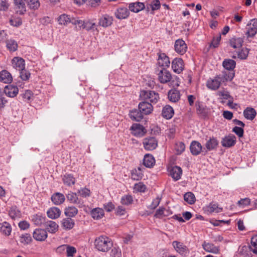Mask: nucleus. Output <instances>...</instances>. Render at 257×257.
Returning <instances> with one entry per match:
<instances>
[{
    "label": "nucleus",
    "instance_id": "1",
    "mask_svg": "<svg viewBox=\"0 0 257 257\" xmlns=\"http://www.w3.org/2000/svg\"><path fill=\"white\" fill-rule=\"evenodd\" d=\"M234 76V73L223 71L214 78L209 79L206 83L207 87L211 90H216L219 88L221 83L230 81Z\"/></svg>",
    "mask_w": 257,
    "mask_h": 257
},
{
    "label": "nucleus",
    "instance_id": "2",
    "mask_svg": "<svg viewBox=\"0 0 257 257\" xmlns=\"http://www.w3.org/2000/svg\"><path fill=\"white\" fill-rule=\"evenodd\" d=\"M95 248L102 252L108 251L112 246L110 239L106 236L101 235L97 237L94 241Z\"/></svg>",
    "mask_w": 257,
    "mask_h": 257
},
{
    "label": "nucleus",
    "instance_id": "3",
    "mask_svg": "<svg viewBox=\"0 0 257 257\" xmlns=\"http://www.w3.org/2000/svg\"><path fill=\"white\" fill-rule=\"evenodd\" d=\"M140 98L145 101H149L151 103H156L160 99L158 93L152 90H142L140 93Z\"/></svg>",
    "mask_w": 257,
    "mask_h": 257
},
{
    "label": "nucleus",
    "instance_id": "4",
    "mask_svg": "<svg viewBox=\"0 0 257 257\" xmlns=\"http://www.w3.org/2000/svg\"><path fill=\"white\" fill-rule=\"evenodd\" d=\"M246 35L247 37H253L257 33V19H253L248 23L246 26Z\"/></svg>",
    "mask_w": 257,
    "mask_h": 257
},
{
    "label": "nucleus",
    "instance_id": "5",
    "mask_svg": "<svg viewBox=\"0 0 257 257\" xmlns=\"http://www.w3.org/2000/svg\"><path fill=\"white\" fill-rule=\"evenodd\" d=\"M143 144L145 150L152 151L156 148L158 146V142L155 138L150 137L143 140Z\"/></svg>",
    "mask_w": 257,
    "mask_h": 257
},
{
    "label": "nucleus",
    "instance_id": "6",
    "mask_svg": "<svg viewBox=\"0 0 257 257\" xmlns=\"http://www.w3.org/2000/svg\"><path fill=\"white\" fill-rule=\"evenodd\" d=\"M130 130L133 135L139 138L143 137L146 133L145 128L139 123H134Z\"/></svg>",
    "mask_w": 257,
    "mask_h": 257
},
{
    "label": "nucleus",
    "instance_id": "7",
    "mask_svg": "<svg viewBox=\"0 0 257 257\" xmlns=\"http://www.w3.org/2000/svg\"><path fill=\"white\" fill-rule=\"evenodd\" d=\"M172 245L176 252L182 256H186L189 252L188 247L182 242L178 241H173Z\"/></svg>",
    "mask_w": 257,
    "mask_h": 257
},
{
    "label": "nucleus",
    "instance_id": "8",
    "mask_svg": "<svg viewBox=\"0 0 257 257\" xmlns=\"http://www.w3.org/2000/svg\"><path fill=\"white\" fill-rule=\"evenodd\" d=\"M159 82L163 84H166L170 82L172 79L171 73L166 69L163 68L158 74Z\"/></svg>",
    "mask_w": 257,
    "mask_h": 257
},
{
    "label": "nucleus",
    "instance_id": "9",
    "mask_svg": "<svg viewBox=\"0 0 257 257\" xmlns=\"http://www.w3.org/2000/svg\"><path fill=\"white\" fill-rule=\"evenodd\" d=\"M184 62L182 59L180 58H174L172 62V68L173 71L177 74H179L184 70Z\"/></svg>",
    "mask_w": 257,
    "mask_h": 257
},
{
    "label": "nucleus",
    "instance_id": "10",
    "mask_svg": "<svg viewBox=\"0 0 257 257\" xmlns=\"http://www.w3.org/2000/svg\"><path fill=\"white\" fill-rule=\"evenodd\" d=\"M138 108L143 115H148L153 110V107L151 103L145 100L139 104Z\"/></svg>",
    "mask_w": 257,
    "mask_h": 257
},
{
    "label": "nucleus",
    "instance_id": "11",
    "mask_svg": "<svg viewBox=\"0 0 257 257\" xmlns=\"http://www.w3.org/2000/svg\"><path fill=\"white\" fill-rule=\"evenodd\" d=\"M174 49L177 53L182 55L187 51V46L184 40L179 39L175 42Z\"/></svg>",
    "mask_w": 257,
    "mask_h": 257
},
{
    "label": "nucleus",
    "instance_id": "12",
    "mask_svg": "<svg viewBox=\"0 0 257 257\" xmlns=\"http://www.w3.org/2000/svg\"><path fill=\"white\" fill-rule=\"evenodd\" d=\"M26 2V0H14L15 8L17 14L22 15L27 11Z\"/></svg>",
    "mask_w": 257,
    "mask_h": 257
},
{
    "label": "nucleus",
    "instance_id": "13",
    "mask_svg": "<svg viewBox=\"0 0 257 257\" xmlns=\"http://www.w3.org/2000/svg\"><path fill=\"white\" fill-rule=\"evenodd\" d=\"M33 236L36 240L42 241L47 238L48 234L45 229L37 228L34 231Z\"/></svg>",
    "mask_w": 257,
    "mask_h": 257
},
{
    "label": "nucleus",
    "instance_id": "14",
    "mask_svg": "<svg viewBox=\"0 0 257 257\" xmlns=\"http://www.w3.org/2000/svg\"><path fill=\"white\" fill-rule=\"evenodd\" d=\"M113 18L108 15H102L98 20V25L103 28H106L111 25L113 22Z\"/></svg>",
    "mask_w": 257,
    "mask_h": 257
},
{
    "label": "nucleus",
    "instance_id": "15",
    "mask_svg": "<svg viewBox=\"0 0 257 257\" xmlns=\"http://www.w3.org/2000/svg\"><path fill=\"white\" fill-rule=\"evenodd\" d=\"M168 169L169 174L172 177L174 180L177 181L181 178V175L182 174V170L180 167L175 166L171 167Z\"/></svg>",
    "mask_w": 257,
    "mask_h": 257
},
{
    "label": "nucleus",
    "instance_id": "16",
    "mask_svg": "<svg viewBox=\"0 0 257 257\" xmlns=\"http://www.w3.org/2000/svg\"><path fill=\"white\" fill-rule=\"evenodd\" d=\"M66 197L67 200L71 203L75 204L78 205V207H82L83 206V201L79 199L77 194L72 192H69L67 195Z\"/></svg>",
    "mask_w": 257,
    "mask_h": 257
},
{
    "label": "nucleus",
    "instance_id": "17",
    "mask_svg": "<svg viewBox=\"0 0 257 257\" xmlns=\"http://www.w3.org/2000/svg\"><path fill=\"white\" fill-rule=\"evenodd\" d=\"M114 15L118 19H125L129 16L130 11L126 7H119L115 11Z\"/></svg>",
    "mask_w": 257,
    "mask_h": 257
},
{
    "label": "nucleus",
    "instance_id": "18",
    "mask_svg": "<svg viewBox=\"0 0 257 257\" xmlns=\"http://www.w3.org/2000/svg\"><path fill=\"white\" fill-rule=\"evenodd\" d=\"M158 64L160 66L164 67H169L170 65L169 58L165 53L158 54Z\"/></svg>",
    "mask_w": 257,
    "mask_h": 257
},
{
    "label": "nucleus",
    "instance_id": "19",
    "mask_svg": "<svg viewBox=\"0 0 257 257\" xmlns=\"http://www.w3.org/2000/svg\"><path fill=\"white\" fill-rule=\"evenodd\" d=\"M18 88L13 85H9L5 86L4 92L9 97H14L18 93Z\"/></svg>",
    "mask_w": 257,
    "mask_h": 257
},
{
    "label": "nucleus",
    "instance_id": "20",
    "mask_svg": "<svg viewBox=\"0 0 257 257\" xmlns=\"http://www.w3.org/2000/svg\"><path fill=\"white\" fill-rule=\"evenodd\" d=\"M221 143L222 146L229 148L235 145L236 143V138L233 135L228 136L223 138Z\"/></svg>",
    "mask_w": 257,
    "mask_h": 257
},
{
    "label": "nucleus",
    "instance_id": "21",
    "mask_svg": "<svg viewBox=\"0 0 257 257\" xmlns=\"http://www.w3.org/2000/svg\"><path fill=\"white\" fill-rule=\"evenodd\" d=\"M190 150L193 155L197 156L202 151V146L198 142L193 141L190 144Z\"/></svg>",
    "mask_w": 257,
    "mask_h": 257
},
{
    "label": "nucleus",
    "instance_id": "22",
    "mask_svg": "<svg viewBox=\"0 0 257 257\" xmlns=\"http://www.w3.org/2000/svg\"><path fill=\"white\" fill-rule=\"evenodd\" d=\"M12 66L17 70H23L25 67V60L21 58L14 57L12 60Z\"/></svg>",
    "mask_w": 257,
    "mask_h": 257
},
{
    "label": "nucleus",
    "instance_id": "23",
    "mask_svg": "<svg viewBox=\"0 0 257 257\" xmlns=\"http://www.w3.org/2000/svg\"><path fill=\"white\" fill-rule=\"evenodd\" d=\"M174 110L172 106L169 105H166L163 107L162 110V116L167 119H171L174 115Z\"/></svg>",
    "mask_w": 257,
    "mask_h": 257
},
{
    "label": "nucleus",
    "instance_id": "24",
    "mask_svg": "<svg viewBox=\"0 0 257 257\" xmlns=\"http://www.w3.org/2000/svg\"><path fill=\"white\" fill-rule=\"evenodd\" d=\"M222 66L226 70L225 71L234 73L233 69L235 67L236 62L233 60L226 59L223 61Z\"/></svg>",
    "mask_w": 257,
    "mask_h": 257
},
{
    "label": "nucleus",
    "instance_id": "25",
    "mask_svg": "<svg viewBox=\"0 0 257 257\" xmlns=\"http://www.w3.org/2000/svg\"><path fill=\"white\" fill-rule=\"evenodd\" d=\"M168 97L170 101L176 102L180 98V92L176 89H171L168 93Z\"/></svg>",
    "mask_w": 257,
    "mask_h": 257
},
{
    "label": "nucleus",
    "instance_id": "26",
    "mask_svg": "<svg viewBox=\"0 0 257 257\" xmlns=\"http://www.w3.org/2000/svg\"><path fill=\"white\" fill-rule=\"evenodd\" d=\"M46 229L51 233H55L58 229V225L52 220H48L44 225Z\"/></svg>",
    "mask_w": 257,
    "mask_h": 257
},
{
    "label": "nucleus",
    "instance_id": "27",
    "mask_svg": "<svg viewBox=\"0 0 257 257\" xmlns=\"http://www.w3.org/2000/svg\"><path fill=\"white\" fill-rule=\"evenodd\" d=\"M90 215L94 219L99 220L104 216V212L101 208H95L91 210Z\"/></svg>",
    "mask_w": 257,
    "mask_h": 257
},
{
    "label": "nucleus",
    "instance_id": "28",
    "mask_svg": "<svg viewBox=\"0 0 257 257\" xmlns=\"http://www.w3.org/2000/svg\"><path fill=\"white\" fill-rule=\"evenodd\" d=\"M129 10L134 13H138L145 8L144 3L141 2L132 3L129 4Z\"/></svg>",
    "mask_w": 257,
    "mask_h": 257
},
{
    "label": "nucleus",
    "instance_id": "29",
    "mask_svg": "<svg viewBox=\"0 0 257 257\" xmlns=\"http://www.w3.org/2000/svg\"><path fill=\"white\" fill-rule=\"evenodd\" d=\"M0 231L3 234L6 236H9L12 232L11 224L6 221L0 224Z\"/></svg>",
    "mask_w": 257,
    "mask_h": 257
},
{
    "label": "nucleus",
    "instance_id": "30",
    "mask_svg": "<svg viewBox=\"0 0 257 257\" xmlns=\"http://www.w3.org/2000/svg\"><path fill=\"white\" fill-rule=\"evenodd\" d=\"M143 164L146 167H152L155 164V160L153 156L149 154H146L144 157Z\"/></svg>",
    "mask_w": 257,
    "mask_h": 257
},
{
    "label": "nucleus",
    "instance_id": "31",
    "mask_svg": "<svg viewBox=\"0 0 257 257\" xmlns=\"http://www.w3.org/2000/svg\"><path fill=\"white\" fill-rule=\"evenodd\" d=\"M12 75L7 70H3L0 72V81L5 83H9L12 81Z\"/></svg>",
    "mask_w": 257,
    "mask_h": 257
},
{
    "label": "nucleus",
    "instance_id": "32",
    "mask_svg": "<svg viewBox=\"0 0 257 257\" xmlns=\"http://www.w3.org/2000/svg\"><path fill=\"white\" fill-rule=\"evenodd\" d=\"M48 216L51 219H54L58 218L61 214V210L56 207L50 208L47 212Z\"/></svg>",
    "mask_w": 257,
    "mask_h": 257
},
{
    "label": "nucleus",
    "instance_id": "33",
    "mask_svg": "<svg viewBox=\"0 0 257 257\" xmlns=\"http://www.w3.org/2000/svg\"><path fill=\"white\" fill-rule=\"evenodd\" d=\"M218 145V142L217 139L214 137L210 138L205 144V147L207 149L206 152L210 151L215 149Z\"/></svg>",
    "mask_w": 257,
    "mask_h": 257
},
{
    "label": "nucleus",
    "instance_id": "34",
    "mask_svg": "<svg viewBox=\"0 0 257 257\" xmlns=\"http://www.w3.org/2000/svg\"><path fill=\"white\" fill-rule=\"evenodd\" d=\"M256 112L255 110L251 107H247L243 111V115L245 118L252 120L256 116Z\"/></svg>",
    "mask_w": 257,
    "mask_h": 257
},
{
    "label": "nucleus",
    "instance_id": "35",
    "mask_svg": "<svg viewBox=\"0 0 257 257\" xmlns=\"http://www.w3.org/2000/svg\"><path fill=\"white\" fill-rule=\"evenodd\" d=\"M65 199L64 195L60 193H56L51 196L52 201L56 205L62 204Z\"/></svg>",
    "mask_w": 257,
    "mask_h": 257
},
{
    "label": "nucleus",
    "instance_id": "36",
    "mask_svg": "<svg viewBox=\"0 0 257 257\" xmlns=\"http://www.w3.org/2000/svg\"><path fill=\"white\" fill-rule=\"evenodd\" d=\"M202 246L205 251L209 252L218 253L219 251V247L212 243L204 242L202 244Z\"/></svg>",
    "mask_w": 257,
    "mask_h": 257
},
{
    "label": "nucleus",
    "instance_id": "37",
    "mask_svg": "<svg viewBox=\"0 0 257 257\" xmlns=\"http://www.w3.org/2000/svg\"><path fill=\"white\" fill-rule=\"evenodd\" d=\"M129 115L132 120L137 121H140L144 117L143 113L139 110L137 109L131 110Z\"/></svg>",
    "mask_w": 257,
    "mask_h": 257
},
{
    "label": "nucleus",
    "instance_id": "38",
    "mask_svg": "<svg viewBox=\"0 0 257 257\" xmlns=\"http://www.w3.org/2000/svg\"><path fill=\"white\" fill-rule=\"evenodd\" d=\"M196 111L198 114L202 116H206L207 113L206 106L200 101H196L195 103Z\"/></svg>",
    "mask_w": 257,
    "mask_h": 257
},
{
    "label": "nucleus",
    "instance_id": "39",
    "mask_svg": "<svg viewBox=\"0 0 257 257\" xmlns=\"http://www.w3.org/2000/svg\"><path fill=\"white\" fill-rule=\"evenodd\" d=\"M46 217L39 213L34 215L32 218L33 221L37 225H44L46 222Z\"/></svg>",
    "mask_w": 257,
    "mask_h": 257
},
{
    "label": "nucleus",
    "instance_id": "40",
    "mask_svg": "<svg viewBox=\"0 0 257 257\" xmlns=\"http://www.w3.org/2000/svg\"><path fill=\"white\" fill-rule=\"evenodd\" d=\"M160 2L159 0H152L146 5V9L148 11H150V10L152 11L158 10L160 8Z\"/></svg>",
    "mask_w": 257,
    "mask_h": 257
},
{
    "label": "nucleus",
    "instance_id": "41",
    "mask_svg": "<svg viewBox=\"0 0 257 257\" xmlns=\"http://www.w3.org/2000/svg\"><path fill=\"white\" fill-rule=\"evenodd\" d=\"M9 214L13 219L20 218L21 216V212L16 206H13L10 208Z\"/></svg>",
    "mask_w": 257,
    "mask_h": 257
},
{
    "label": "nucleus",
    "instance_id": "42",
    "mask_svg": "<svg viewBox=\"0 0 257 257\" xmlns=\"http://www.w3.org/2000/svg\"><path fill=\"white\" fill-rule=\"evenodd\" d=\"M243 43V39L242 38L234 37L229 41L230 45L233 48H239L241 47Z\"/></svg>",
    "mask_w": 257,
    "mask_h": 257
},
{
    "label": "nucleus",
    "instance_id": "43",
    "mask_svg": "<svg viewBox=\"0 0 257 257\" xmlns=\"http://www.w3.org/2000/svg\"><path fill=\"white\" fill-rule=\"evenodd\" d=\"M75 223L71 217L66 218L62 220V227L66 229H71L74 226Z\"/></svg>",
    "mask_w": 257,
    "mask_h": 257
},
{
    "label": "nucleus",
    "instance_id": "44",
    "mask_svg": "<svg viewBox=\"0 0 257 257\" xmlns=\"http://www.w3.org/2000/svg\"><path fill=\"white\" fill-rule=\"evenodd\" d=\"M75 178L70 174H66L63 177L64 184L68 186L74 185L75 183Z\"/></svg>",
    "mask_w": 257,
    "mask_h": 257
},
{
    "label": "nucleus",
    "instance_id": "45",
    "mask_svg": "<svg viewBox=\"0 0 257 257\" xmlns=\"http://www.w3.org/2000/svg\"><path fill=\"white\" fill-rule=\"evenodd\" d=\"M6 47L10 52H15L18 49V44L17 42L13 39L7 40L6 41Z\"/></svg>",
    "mask_w": 257,
    "mask_h": 257
},
{
    "label": "nucleus",
    "instance_id": "46",
    "mask_svg": "<svg viewBox=\"0 0 257 257\" xmlns=\"http://www.w3.org/2000/svg\"><path fill=\"white\" fill-rule=\"evenodd\" d=\"M64 213L66 216L73 217L78 213V209L73 206H68L65 209Z\"/></svg>",
    "mask_w": 257,
    "mask_h": 257
},
{
    "label": "nucleus",
    "instance_id": "47",
    "mask_svg": "<svg viewBox=\"0 0 257 257\" xmlns=\"http://www.w3.org/2000/svg\"><path fill=\"white\" fill-rule=\"evenodd\" d=\"M207 211L209 212H215L219 213L222 211V208L218 206V204L216 203L211 202L207 207Z\"/></svg>",
    "mask_w": 257,
    "mask_h": 257
},
{
    "label": "nucleus",
    "instance_id": "48",
    "mask_svg": "<svg viewBox=\"0 0 257 257\" xmlns=\"http://www.w3.org/2000/svg\"><path fill=\"white\" fill-rule=\"evenodd\" d=\"M71 18L69 16L66 14H62L59 17L58 21L60 25H67L71 23Z\"/></svg>",
    "mask_w": 257,
    "mask_h": 257
},
{
    "label": "nucleus",
    "instance_id": "49",
    "mask_svg": "<svg viewBox=\"0 0 257 257\" xmlns=\"http://www.w3.org/2000/svg\"><path fill=\"white\" fill-rule=\"evenodd\" d=\"M249 51V49L243 48L237 52V57L240 60H245L248 57Z\"/></svg>",
    "mask_w": 257,
    "mask_h": 257
},
{
    "label": "nucleus",
    "instance_id": "50",
    "mask_svg": "<svg viewBox=\"0 0 257 257\" xmlns=\"http://www.w3.org/2000/svg\"><path fill=\"white\" fill-rule=\"evenodd\" d=\"M27 4L31 10H36L40 7L39 0H27Z\"/></svg>",
    "mask_w": 257,
    "mask_h": 257
},
{
    "label": "nucleus",
    "instance_id": "51",
    "mask_svg": "<svg viewBox=\"0 0 257 257\" xmlns=\"http://www.w3.org/2000/svg\"><path fill=\"white\" fill-rule=\"evenodd\" d=\"M184 199L188 203L193 204L195 201V197L193 193L189 192L184 195Z\"/></svg>",
    "mask_w": 257,
    "mask_h": 257
},
{
    "label": "nucleus",
    "instance_id": "52",
    "mask_svg": "<svg viewBox=\"0 0 257 257\" xmlns=\"http://www.w3.org/2000/svg\"><path fill=\"white\" fill-rule=\"evenodd\" d=\"M143 175L141 170L139 168L138 170L135 169L132 171L131 177L133 180H139L142 179Z\"/></svg>",
    "mask_w": 257,
    "mask_h": 257
},
{
    "label": "nucleus",
    "instance_id": "53",
    "mask_svg": "<svg viewBox=\"0 0 257 257\" xmlns=\"http://www.w3.org/2000/svg\"><path fill=\"white\" fill-rule=\"evenodd\" d=\"M133 202V199L131 195H126L123 196L120 200V202L122 204L125 205H128L131 204Z\"/></svg>",
    "mask_w": 257,
    "mask_h": 257
},
{
    "label": "nucleus",
    "instance_id": "54",
    "mask_svg": "<svg viewBox=\"0 0 257 257\" xmlns=\"http://www.w3.org/2000/svg\"><path fill=\"white\" fill-rule=\"evenodd\" d=\"M96 27V25L95 23H92L90 21H87L86 22L84 23L82 28L83 29H86L87 31H90L91 30H97V29Z\"/></svg>",
    "mask_w": 257,
    "mask_h": 257
},
{
    "label": "nucleus",
    "instance_id": "55",
    "mask_svg": "<svg viewBox=\"0 0 257 257\" xmlns=\"http://www.w3.org/2000/svg\"><path fill=\"white\" fill-rule=\"evenodd\" d=\"M221 38V36L220 34H218L216 36L213 37L211 43L210 44V47L214 48H217L219 44Z\"/></svg>",
    "mask_w": 257,
    "mask_h": 257
},
{
    "label": "nucleus",
    "instance_id": "56",
    "mask_svg": "<svg viewBox=\"0 0 257 257\" xmlns=\"http://www.w3.org/2000/svg\"><path fill=\"white\" fill-rule=\"evenodd\" d=\"M32 238L30 234L25 233L20 236V242L24 244H29L31 242Z\"/></svg>",
    "mask_w": 257,
    "mask_h": 257
},
{
    "label": "nucleus",
    "instance_id": "57",
    "mask_svg": "<svg viewBox=\"0 0 257 257\" xmlns=\"http://www.w3.org/2000/svg\"><path fill=\"white\" fill-rule=\"evenodd\" d=\"M78 194L83 198H86L90 195V191L86 188H81L78 190Z\"/></svg>",
    "mask_w": 257,
    "mask_h": 257
},
{
    "label": "nucleus",
    "instance_id": "58",
    "mask_svg": "<svg viewBox=\"0 0 257 257\" xmlns=\"http://www.w3.org/2000/svg\"><path fill=\"white\" fill-rule=\"evenodd\" d=\"M20 71V77L24 81L28 80L31 75L30 73L25 68Z\"/></svg>",
    "mask_w": 257,
    "mask_h": 257
},
{
    "label": "nucleus",
    "instance_id": "59",
    "mask_svg": "<svg viewBox=\"0 0 257 257\" xmlns=\"http://www.w3.org/2000/svg\"><path fill=\"white\" fill-rule=\"evenodd\" d=\"M11 25L18 27L22 25V20L20 18H15L10 20Z\"/></svg>",
    "mask_w": 257,
    "mask_h": 257
},
{
    "label": "nucleus",
    "instance_id": "60",
    "mask_svg": "<svg viewBox=\"0 0 257 257\" xmlns=\"http://www.w3.org/2000/svg\"><path fill=\"white\" fill-rule=\"evenodd\" d=\"M185 149V145L182 142H179L176 144L175 150L177 152V154H181L184 151Z\"/></svg>",
    "mask_w": 257,
    "mask_h": 257
},
{
    "label": "nucleus",
    "instance_id": "61",
    "mask_svg": "<svg viewBox=\"0 0 257 257\" xmlns=\"http://www.w3.org/2000/svg\"><path fill=\"white\" fill-rule=\"evenodd\" d=\"M250 203V200L248 198H245L243 199H241L237 202V204L239 206L241 207H244Z\"/></svg>",
    "mask_w": 257,
    "mask_h": 257
},
{
    "label": "nucleus",
    "instance_id": "62",
    "mask_svg": "<svg viewBox=\"0 0 257 257\" xmlns=\"http://www.w3.org/2000/svg\"><path fill=\"white\" fill-rule=\"evenodd\" d=\"M218 95L221 97V98L224 99H233V97L230 95L229 93L225 90L219 91L218 92Z\"/></svg>",
    "mask_w": 257,
    "mask_h": 257
},
{
    "label": "nucleus",
    "instance_id": "63",
    "mask_svg": "<svg viewBox=\"0 0 257 257\" xmlns=\"http://www.w3.org/2000/svg\"><path fill=\"white\" fill-rule=\"evenodd\" d=\"M249 249V247L243 246L242 248V251H240L242 257H252V254Z\"/></svg>",
    "mask_w": 257,
    "mask_h": 257
},
{
    "label": "nucleus",
    "instance_id": "64",
    "mask_svg": "<svg viewBox=\"0 0 257 257\" xmlns=\"http://www.w3.org/2000/svg\"><path fill=\"white\" fill-rule=\"evenodd\" d=\"M126 213L125 208L121 206H118L115 210V213L118 216H123Z\"/></svg>",
    "mask_w": 257,
    "mask_h": 257
}]
</instances>
